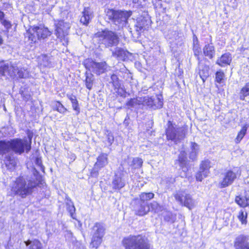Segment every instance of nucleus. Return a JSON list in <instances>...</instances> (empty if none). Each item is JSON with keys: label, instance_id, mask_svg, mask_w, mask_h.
I'll list each match as a JSON object with an SVG mask.
<instances>
[{"label": "nucleus", "instance_id": "obj_6", "mask_svg": "<svg viewBox=\"0 0 249 249\" xmlns=\"http://www.w3.org/2000/svg\"><path fill=\"white\" fill-rule=\"evenodd\" d=\"M92 238L90 246L97 249L102 241L105 233V226L101 223H96L92 230Z\"/></svg>", "mask_w": 249, "mask_h": 249}, {"label": "nucleus", "instance_id": "obj_8", "mask_svg": "<svg viewBox=\"0 0 249 249\" xmlns=\"http://www.w3.org/2000/svg\"><path fill=\"white\" fill-rule=\"evenodd\" d=\"M174 196L180 205L188 208L190 210L193 209L196 205V201L193 199L192 196L182 190L177 191Z\"/></svg>", "mask_w": 249, "mask_h": 249}, {"label": "nucleus", "instance_id": "obj_47", "mask_svg": "<svg viewBox=\"0 0 249 249\" xmlns=\"http://www.w3.org/2000/svg\"><path fill=\"white\" fill-rule=\"evenodd\" d=\"M225 76L224 72L219 71L216 72L215 75V79L216 81L218 83H221L222 80L223 79V78Z\"/></svg>", "mask_w": 249, "mask_h": 249}, {"label": "nucleus", "instance_id": "obj_11", "mask_svg": "<svg viewBox=\"0 0 249 249\" xmlns=\"http://www.w3.org/2000/svg\"><path fill=\"white\" fill-rule=\"evenodd\" d=\"M241 174V171L237 168L233 170H228L224 174V177L220 183L221 188L228 186L232 183L238 175Z\"/></svg>", "mask_w": 249, "mask_h": 249}, {"label": "nucleus", "instance_id": "obj_38", "mask_svg": "<svg viewBox=\"0 0 249 249\" xmlns=\"http://www.w3.org/2000/svg\"><path fill=\"white\" fill-rule=\"evenodd\" d=\"M193 52L194 53V55L197 56V58L198 60L199 59V55L201 52V48L200 47V45L198 43V41L197 38L195 40L194 39V46H193Z\"/></svg>", "mask_w": 249, "mask_h": 249}, {"label": "nucleus", "instance_id": "obj_19", "mask_svg": "<svg viewBox=\"0 0 249 249\" xmlns=\"http://www.w3.org/2000/svg\"><path fill=\"white\" fill-rule=\"evenodd\" d=\"M232 60L231 55L229 53H226L219 57L216 61V64L221 67L230 65Z\"/></svg>", "mask_w": 249, "mask_h": 249}, {"label": "nucleus", "instance_id": "obj_22", "mask_svg": "<svg viewBox=\"0 0 249 249\" xmlns=\"http://www.w3.org/2000/svg\"><path fill=\"white\" fill-rule=\"evenodd\" d=\"M187 154L184 151H181L179 155L178 160H176V163H178L179 166L183 169L186 167L187 162Z\"/></svg>", "mask_w": 249, "mask_h": 249}, {"label": "nucleus", "instance_id": "obj_58", "mask_svg": "<svg viewBox=\"0 0 249 249\" xmlns=\"http://www.w3.org/2000/svg\"><path fill=\"white\" fill-rule=\"evenodd\" d=\"M174 181H175V179H173L172 180V182H173Z\"/></svg>", "mask_w": 249, "mask_h": 249}, {"label": "nucleus", "instance_id": "obj_14", "mask_svg": "<svg viewBox=\"0 0 249 249\" xmlns=\"http://www.w3.org/2000/svg\"><path fill=\"white\" fill-rule=\"evenodd\" d=\"M95 38H98L101 44H105L106 47L109 46V30L105 29L98 32L95 34Z\"/></svg>", "mask_w": 249, "mask_h": 249}, {"label": "nucleus", "instance_id": "obj_5", "mask_svg": "<svg viewBox=\"0 0 249 249\" xmlns=\"http://www.w3.org/2000/svg\"><path fill=\"white\" fill-rule=\"evenodd\" d=\"M131 15V11H123L110 10V19L111 18L113 23L117 26L118 28L123 27L126 25L127 19Z\"/></svg>", "mask_w": 249, "mask_h": 249}, {"label": "nucleus", "instance_id": "obj_33", "mask_svg": "<svg viewBox=\"0 0 249 249\" xmlns=\"http://www.w3.org/2000/svg\"><path fill=\"white\" fill-rule=\"evenodd\" d=\"M93 81L94 78L93 74L91 73H89L88 72H86L85 84L87 89H88L89 90L91 89L93 85Z\"/></svg>", "mask_w": 249, "mask_h": 249}, {"label": "nucleus", "instance_id": "obj_31", "mask_svg": "<svg viewBox=\"0 0 249 249\" xmlns=\"http://www.w3.org/2000/svg\"><path fill=\"white\" fill-rule=\"evenodd\" d=\"M210 167V161L209 160H205L200 163L199 169L203 172V174L206 175L207 174H209Z\"/></svg>", "mask_w": 249, "mask_h": 249}, {"label": "nucleus", "instance_id": "obj_4", "mask_svg": "<svg viewBox=\"0 0 249 249\" xmlns=\"http://www.w3.org/2000/svg\"><path fill=\"white\" fill-rule=\"evenodd\" d=\"M187 133L185 127H179L171 124L166 131L167 140L173 141L175 143L181 142L184 139Z\"/></svg>", "mask_w": 249, "mask_h": 249}, {"label": "nucleus", "instance_id": "obj_42", "mask_svg": "<svg viewBox=\"0 0 249 249\" xmlns=\"http://www.w3.org/2000/svg\"><path fill=\"white\" fill-rule=\"evenodd\" d=\"M247 217V213L246 212H244L243 211H240L239 212V214L238 215V218L242 224H246Z\"/></svg>", "mask_w": 249, "mask_h": 249}, {"label": "nucleus", "instance_id": "obj_23", "mask_svg": "<svg viewBox=\"0 0 249 249\" xmlns=\"http://www.w3.org/2000/svg\"><path fill=\"white\" fill-rule=\"evenodd\" d=\"M112 56L118 60H124L126 56L125 52L122 48L117 47L114 50H111Z\"/></svg>", "mask_w": 249, "mask_h": 249}, {"label": "nucleus", "instance_id": "obj_29", "mask_svg": "<svg viewBox=\"0 0 249 249\" xmlns=\"http://www.w3.org/2000/svg\"><path fill=\"white\" fill-rule=\"evenodd\" d=\"M15 70H14L15 72V74L13 75V76L18 75L19 78H25L28 76V71L24 68H21L18 69L17 67L13 66Z\"/></svg>", "mask_w": 249, "mask_h": 249}, {"label": "nucleus", "instance_id": "obj_40", "mask_svg": "<svg viewBox=\"0 0 249 249\" xmlns=\"http://www.w3.org/2000/svg\"><path fill=\"white\" fill-rule=\"evenodd\" d=\"M66 204L67 210L70 213L71 217L73 219L75 218L74 215L75 208L73 203L71 201V200H70L67 202Z\"/></svg>", "mask_w": 249, "mask_h": 249}, {"label": "nucleus", "instance_id": "obj_1", "mask_svg": "<svg viewBox=\"0 0 249 249\" xmlns=\"http://www.w3.org/2000/svg\"><path fill=\"white\" fill-rule=\"evenodd\" d=\"M31 149L27 139L15 138L10 140L0 141V155L6 166L12 169L16 165L14 159L8 154L10 151L21 155L24 152L28 153Z\"/></svg>", "mask_w": 249, "mask_h": 249}, {"label": "nucleus", "instance_id": "obj_44", "mask_svg": "<svg viewBox=\"0 0 249 249\" xmlns=\"http://www.w3.org/2000/svg\"><path fill=\"white\" fill-rule=\"evenodd\" d=\"M132 163L135 168H139L142 166L143 161L141 158H135L133 159Z\"/></svg>", "mask_w": 249, "mask_h": 249}, {"label": "nucleus", "instance_id": "obj_43", "mask_svg": "<svg viewBox=\"0 0 249 249\" xmlns=\"http://www.w3.org/2000/svg\"><path fill=\"white\" fill-rule=\"evenodd\" d=\"M42 62L40 63L41 65L44 67H50L51 66V61L50 58L46 55H43L42 56Z\"/></svg>", "mask_w": 249, "mask_h": 249}, {"label": "nucleus", "instance_id": "obj_48", "mask_svg": "<svg viewBox=\"0 0 249 249\" xmlns=\"http://www.w3.org/2000/svg\"><path fill=\"white\" fill-rule=\"evenodd\" d=\"M55 107L57 111L61 113H64L67 110V109L59 102H57Z\"/></svg>", "mask_w": 249, "mask_h": 249}, {"label": "nucleus", "instance_id": "obj_53", "mask_svg": "<svg viewBox=\"0 0 249 249\" xmlns=\"http://www.w3.org/2000/svg\"><path fill=\"white\" fill-rule=\"evenodd\" d=\"M36 164L38 166V167L40 168V169L42 171H44V167L42 165L41 160L38 158H37L36 159L35 161Z\"/></svg>", "mask_w": 249, "mask_h": 249}, {"label": "nucleus", "instance_id": "obj_12", "mask_svg": "<svg viewBox=\"0 0 249 249\" xmlns=\"http://www.w3.org/2000/svg\"><path fill=\"white\" fill-rule=\"evenodd\" d=\"M150 24L151 20L148 16L141 17L137 19L135 27L137 32L141 33L146 30Z\"/></svg>", "mask_w": 249, "mask_h": 249}, {"label": "nucleus", "instance_id": "obj_27", "mask_svg": "<svg viewBox=\"0 0 249 249\" xmlns=\"http://www.w3.org/2000/svg\"><path fill=\"white\" fill-rule=\"evenodd\" d=\"M112 185L114 189H120L125 185V183L120 176L116 175L112 181Z\"/></svg>", "mask_w": 249, "mask_h": 249}, {"label": "nucleus", "instance_id": "obj_32", "mask_svg": "<svg viewBox=\"0 0 249 249\" xmlns=\"http://www.w3.org/2000/svg\"><path fill=\"white\" fill-rule=\"evenodd\" d=\"M25 243L27 246L30 245V249H42V244L38 240H28Z\"/></svg>", "mask_w": 249, "mask_h": 249}, {"label": "nucleus", "instance_id": "obj_15", "mask_svg": "<svg viewBox=\"0 0 249 249\" xmlns=\"http://www.w3.org/2000/svg\"><path fill=\"white\" fill-rule=\"evenodd\" d=\"M14 70L15 69L13 66L8 63L4 64L0 66V78L3 76L7 75L13 77V75L15 74Z\"/></svg>", "mask_w": 249, "mask_h": 249}, {"label": "nucleus", "instance_id": "obj_46", "mask_svg": "<svg viewBox=\"0 0 249 249\" xmlns=\"http://www.w3.org/2000/svg\"><path fill=\"white\" fill-rule=\"evenodd\" d=\"M209 174H207L206 175L203 174V172L201 171V170H199L196 175V179L197 181H201L203 178H206L208 176Z\"/></svg>", "mask_w": 249, "mask_h": 249}, {"label": "nucleus", "instance_id": "obj_56", "mask_svg": "<svg viewBox=\"0 0 249 249\" xmlns=\"http://www.w3.org/2000/svg\"><path fill=\"white\" fill-rule=\"evenodd\" d=\"M3 43V39L2 36L0 35V45Z\"/></svg>", "mask_w": 249, "mask_h": 249}, {"label": "nucleus", "instance_id": "obj_21", "mask_svg": "<svg viewBox=\"0 0 249 249\" xmlns=\"http://www.w3.org/2000/svg\"><path fill=\"white\" fill-rule=\"evenodd\" d=\"M203 53L210 59H212L215 54V49L212 44H207L203 48Z\"/></svg>", "mask_w": 249, "mask_h": 249}, {"label": "nucleus", "instance_id": "obj_49", "mask_svg": "<svg viewBox=\"0 0 249 249\" xmlns=\"http://www.w3.org/2000/svg\"><path fill=\"white\" fill-rule=\"evenodd\" d=\"M97 166H96L95 164L94 165V167L91 169L90 171V176L91 177L96 178L98 175V170L100 169Z\"/></svg>", "mask_w": 249, "mask_h": 249}, {"label": "nucleus", "instance_id": "obj_30", "mask_svg": "<svg viewBox=\"0 0 249 249\" xmlns=\"http://www.w3.org/2000/svg\"><path fill=\"white\" fill-rule=\"evenodd\" d=\"M106 155L102 154L97 158V162L95 163L99 168L104 167L107 163V158Z\"/></svg>", "mask_w": 249, "mask_h": 249}, {"label": "nucleus", "instance_id": "obj_37", "mask_svg": "<svg viewBox=\"0 0 249 249\" xmlns=\"http://www.w3.org/2000/svg\"><path fill=\"white\" fill-rule=\"evenodd\" d=\"M154 196V194L152 193H142L140 195L141 202L146 203L148 200L152 199Z\"/></svg>", "mask_w": 249, "mask_h": 249}, {"label": "nucleus", "instance_id": "obj_52", "mask_svg": "<svg viewBox=\"0 0 249 249\" xmlns=\"http://www.w3.org/2000/svg\"><path fill=\"white\" fill-rule=\"evenodd\" d=\"M26 134L29 139V140H28V142H30V146H31L32 139L33 137V133L30 130H28L26 132Z\"/></svg>", "mask_w": 249, "mask_h": 249}, {"label": "nucleus", "instance_id": "obj_18", "mask_svg": "<svg viewBox=\"0 0 249 249\" xmlns=\"http://www.w3.org/2000/svg\"><path fill=\"white\" fill-rule=\"evenodd\" d=\"M112 85L114 88L115 92L118 95L123 96L124 94V91L121 88L120 81L116 75L113 74L111 76Z\"/></svg>", "mask_w": 249, "mask_h": 249}, {"label": "nucleus", "instance_id": "obj_24", "mask_svg": "<svg viewBox=\"0 0 249 249\" xmlns=\"http://www.w3.org/2000/svg\"><path fill=\"white\" fill-rule=\"evenodd\" d=\"M199 69V75L202 81L204 82L209 75V67L207 65H200Z\"/></svg>", "mask_w": 249, "mask_h": 249}, {"label": "nucleus", "instance_id": "obj_39", "mask_svg": "<svg viewBox=\"0 0 249 249\" xmlns=\"http://www.w3.org/2000/svg\"><path fill=\"white\" fill-rule=\"evenodd\" d=\"M68 98L71 101L73 110L77 111V113H79L80 112V108L76 97L74 95H70L68 96Z\"/></svg>", "mask_w": 249, "mask_h": 249}, {"label": "nucleus", "instance_id": "obj_25", "mask_svg": "<svg viewBox=\"0 0 249 249\" xmlns=\"http://www.w3.org/2000/svg\"><path fill=\"white\" fill-rule=\"evenodd\" d=\"M147 203L141 202L139 208L136 210V214L139 215H143L150 211V206Z\"/></svg>", "mask_w": 249, "mask_h": 249}, {"label": "nucleus", "instance_id": "obj_3", "mask_svg": "<svg viewBox=\"0 0 249 249\" xmlns=\"http://www.w3.org/2000/svg\"><path fill=\"white\" fill-rule=\"evenodd\" d=\"M123 244L125 249H149L147 239L143 236H129L124 238Z\"/></svg>", "mask_w": 249, "mask_h": 249}, {"label": "nucleus", "instance_id": "obj_54", "mask_svg": "<svg viewBox=\"0 0 249 249\" xmlns=\"http://www.w3.org/2000/svg\"><path fill=\"white\" fill-rule=\"evenodd\" d=\"M4 14L3 12L0 10V21L4 19Z\"/></svg>", "mask_w": 249, "mask_h": 249}, {"label": "nucleus", "instance_id": "obj_13", "mask_svg": "<svg viewBox=\"0 0 249 249\" xmlns=\"http://www.w3.org/2000/svg\"><path fill=\"white\" fill-rule=\"evenodd\" d=\"M234 246L235 249H249V238L244 235L238 236L235 239Z\"/></svg>", "mask_w": 249, "mask_h": 249}, {"label": "nucleus", "instance_id": "obj_17", "mask_svg": "<svg viewBox=\"0 0 249 249\" xmlns=\"http://www.w3.org/2000/svg\"><path fill=\"white\" fill-rule=\"evenodd\" d=\"M34 28L33 32L36 33L39 39L45 38L51 35V32L48 29L43 26H36Z\"/></svg>", "mask_w": 249, "mask_h": 249}, {"label": "nucleus", "instance_id": "obj_20", "mask_svg": "<svg viewBox=\"0 0 249 249\" xmlns=\"http://www.w3.org/2000/svg\"><path fill=\"white\" fill-rule=\"evenodd\" d=\"M235 201L241 207L249 206V191H246L245 195L243 197L237 196Z\"/></svg>", "mask_w": 249, "mask_h": 249}, {"label": "nucleus", "instance_id": "obj_51", "mask_svg": "<svg viewBox=\"0 0 249 249\" xmlns=\"http://www.w3.org/2000/svg\"><path fill=\"white\" fill-rule=\"evenodd\" d=\"M164 213H165L166 214L165 215H163L164 219L168 221H170L171 219V216H172L171 213L164 211L162 213H161V214L163 215Z\"/></svg>", "mask_w": 249, "mask_h": 249}, {"label": "nucleus", "instance_id": "obj_28", "mask_svg": "<svg viewBox=\"0 0 249 249\" xmlns=\"http://www.w3.org/2000/svg\"><path fill=\"white\" fill-rule=\"evenodd\" d=\"M33 30H34V27L30 28L25 35V37H28V40L31 41V43H35L39 39L36 33L33 32Z\"/></svg>", "mask_w": 249, "mask_h": 249}, {"label": "nucleus", "instance_id": "obj_10", "mask_svg": "<svg viewBox=\"0 0 249 249\" xmlns=\"http://www.w3.org/2000/svg\"><path fill=\"white\" fill-rule=\"evenodd\" d=\"M84 65L89 71L100 75L105 72L107 69V64L105 62H96L91 59H88L84 62Z\"/></svg>", "mask_w": 249, "mask_h": 249}, {"label": "nucleus", "instance_id": "obj_41", "mask_svg": "<svg viewBox=\"0 0 249 249\" xmlns=\"http://www.w3.org/2000/svg\"><path fill=\"white\" fill-rule=\"evenodd\" d=\"M110 45L116 46L119 42V37L114 32L110 31Z\"/></svg>", "mask_w": 249, "mask_h": 249}, {"label": "nucleus", "instance_id": "obj_45", "mask_svg": "<svg viewBox=\"0 0 249 249\" xmlns=\"http://www.w3.org/2000/svg\"><path fill=\"white\" fill-rule=\"evenodd\" d=\"M247 129L243 128L238 133V135L236 138V142H239L243 139L246 133Z\"/></svg>", "mask_w": 249, "mask_h": 249}, {"label": "nucleus", "instance_id": "obj_35", "mask_svg": "<svg viewBox=\"0 0 249 249\" xmlns=\"http://www.w3.org/2000/svg\"><path fill=\"white\" fill-rule=\"evenodd\" d=\"M141 97H137L136 98L131 99L127 103L128 107H137L138 106L142 105Z\"/></svg>", "mask_w": 249, "mask_h": 249}, {"label": "nucleus", "instance_id": "obj_36", "mask_svg": "<svg viewBox=\"0 0 249 249\" xmlns=\"http://www.w3.org/2000/svg\"><path fill=\"white\" fill-rule=\"evenodd\" d=\"M148 205L150 206V211L156 213H160L163 210L162 206H160L157 202L153 201Z\"/></svg>", "mask_w": 249, "mask_h": 249}, {"label": "nucleus", "instance_id": "obj_57", "mask_svg": "<svg viewBox=\"0 0 249 249\" xmlns=\"http://www.w3.org/2000/svg\"><path fill=\"white\" fill-rule=\"evenodd\" d=\"M105 12L107 13H108L109 12V9H107H107L105 10Z\"/></svg>", "mask_w": 249, "mask_h": 249}, {"label": "nucleus", "instance_id": "obj_55", "mask_svg": "<svg viewBox=\"0 0 249 249\" xmlns=\"http://www.w3.org/2000/svg\"><path fill=\"white\" fill-rule=\"evenodd\" d=\"M224 213L226 215L227 218H228L229 216H231V214L229 213L225 212Z\"/></svg>", "mask_w": 249, "mask_h": 249}, {"label": "nucleus", "instance_id": "obj_9", "mask_svg": "<svg viewBox=\"0 0 249 249\" xmlns=\"http://www.w3.org/2000/svg\"><path fill=\"white\" fill-rule=\"evenodd\" d=\"M142 105L146 106L153 109L161 108L163 106V98L161 95L155 97L144 96L141 97Z\"/></svg>", "mask_w": 249, "mask_h": 249}, {"label": "nucleus", "instance_id": "obj_16", "mask_svg": "<svg viewBox=\"0 0 249 249\" xmlns=\"http://www.w3.org/2000/svg\"><path fill=\"white\" fill-rule=\"evenodd\" d=\"M93 17L92 12L89 7L85 8L82 13L80 22L83 25H88Z\"/></svg>", "mask_w": 249, "mask_h": 249}, {"label": "nucleus", "instance_id": "obj_34", "mask_svg": "<svg viewBox=\"0 0 249 249\" xmlns=\"http://www.w3.org/2000/svg\"><path fill=\"white\" fill-rule=\"evenodd\" d=\"M249 96V82L246 83L239 93L240 99L244 100L246 97Z\"/></svg>", "mask_w": 249, "mask_h": 249}, {"label": "nucleus", "instance_id": "obj_7", "mask_svg": "<svg viewBox=\"0 0 249 249\" xmlns=\"http://www.w3.org/2000/svg\"><path fill=\"white\" fill-rule=\"evenodd\" d=\"M70 27L69 23L65 22L62 20L59 21L55 24V34L61 40L64 46L68 44V38L67 36L69 34Z\"/></svg>", "mask_w": 249, "mask_h": 249}, {"label": "nucleus", "instance_id": "obj_26", "mask_svg": "<svg viewBox=\"0 0 249 249\" xmlns=\"http://www.w3.org/2000/svg\"><path fill=\"white\" fill-rule=\"evenodd\" d=\"M191 151L189 154V158L191 160H194L196 159L198 151L199 149V145L196 142H191Z\"/></svg>", "mask_w": 249, "mask_h": 249}, {"label": "nucleus", "instance_id": "obj_50", "mask_svg": "<svg viewBox=\"0 0 249 249\" xmlns=\"http://www.w3.org/2000/svg\"><path fill=\"white\" fill-rule=\"evenodd\" d=\"M0 22L4 26V27L5 28H6L7 29H9L11 28L12 25H11V22L9 21L4 19L2 20L1 21H0Z\"/></svg>", "mask_w": 249, "mask_h": 249}, {"label": "nucleus", "instance_id": "obj_2", "mask_svg": "<svg viewBox=\"0 0 249 249\" xmlns=\"http://www.w3.org/2000/svg\"><path fill=\"white\" fill-rule=\"evenodd\" d=\"M37 185L35 179L27 176H19L13 182L11 191L14 195L24 198L32 194Z\"/></svg>", "mask_w": 249, "mask_h": 249}]
</instances>
